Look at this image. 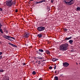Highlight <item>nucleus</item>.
<instances>
[{"label":"nucleus","mask_w":80,"mask_h":80,"mask_svg":"<svg viewBox=\"0 0 80 80\" xmlns=\"http://www.w3.org/2000/svg\"><path fill=\"white\" fill-rule=\"evenodd\" d=\"M68 44L65 43L61 45L59 48V50L60 51H66L68 49Z\"/></svg>","instance_id":"obj_1"},{"label":"nucleus","mask_w":80,"mask_h":80,"mask_svg":"<svg viewBox=\"0 0 80 80\" xmlns=\"http://www.w3.org/2000/svg\"><path fill=\"white\" fill-rule=\"evenodd\" d=\"M6 5L8 7H11L13 5V1L12 0L6 1Z\"/></svg>","instance_id":"obj_2"},{"label":"nucleus","mask_w":80,"mask_h":80,"mask_svg":"<svg viewBox=\"0 0 80 80\" xmlns=\"http://www.w3.org/2000/svg\"><path fill=\"white\" fill-rule=\"evenodd\" d=\"M73 0H71L69 2H66V0H63V2L66 3V4H67L68 5H71L74 3L73 2H72Z\"/></svg>","instance_id":"obj_3"},{"label":"nucleus","mask_w":80,"mask_h":80,"mask_svg":"<svg viewBox=\"0 0 80 80\" xmlns=\"http://www.w3.org/2000/svg\"><path fill=\"white\" fill-rule=\"evenodd\" d=\"M45 29V28L43 27H39L37 28V30L39 32H42V31H43Z\"/></svg>","instance_id":"obj_4"},{"label":"nucleus","mask_w":80,"mask_h":80,"mask_svg":"<svg viewBox=\"0 0 80 80\" xmlns=\"http://www.w3.org/2000/svg\"><path fill=\"white\" fill-rule=\"evenodd\" d=\"M63 67H67L69 65V63L67 62H65L63 63Z\"/></svg>","instance_id":"obj_5"},{"label":"nucleus","mask_w":80,"mask_h":80,"mask_svg":"<svg viewBox=\"0 0 80 80\" xmlns=\"http://www.w3.org/2000/svg\"><path fill=\"white\" fill-rule=\"evenodd\" d=\"M43 2H46V0H42L40 2H36V4H38V3H43Z\"/></svg>","instance_id":"obj_6"},{"label":"nucleus","mask_w":80,"mask_h":80,"mask_svg":"<svg viewBox=\"0 0 80 80\" xmlns=\"http://www.w3.org/2000/svg\"><path fill=\"white\" fill-rule=\"evenodd\" d=\"M28 35H29V33L28 32H26L24 35V37L28 38Z\"/></svg>","instance_id":"obj_7"},{"label":"nucleus","mask_w":80,"mask_h":80,"mask_svg":"<svg viewBox=\"0 0 80 80\" xmlns=\"http://www.w3.org/2000/svg\"><path fill=\"white\" fill-rule=\"evenodd\" d=\"M8 44H9V45H11L12 47H17V45L12 44L10 42Z\"/></svg>","instance_id":"obj_8"},{"label":"nucleus","mask_w":80,"mask_h":80,"mask_svg":"<svg viewBox=\"0 0 80 80\" xmlns=\"http://www.w3.org/2000/svg\"><path fill=\"white\" fill-rule=\"evenodd\" d=\"M7 37H8V39H7L8 40H10V41H13V40L10 38H11V36H8Z\"/></svg>","instance_id":"obj_9"},{"label":"nucleus","mask_w":80,"mask_h":80,"mask_svg":"<svg viewBox=\"0 0 80 80\" xmlns=\"http://www.w3.org/2000/svg\"><path fill=\"white\" fill-rule=\"evenodd\" d=\"M38 38H42L43 35L41 34H38Z\"/></svg>","instance_id":"obj_10"},{"label":"nucleus","mask_w":80,"mask_h":80,"mask_svg":"<svg viewBox=\"0 0 80 80\" xmlns=\"http://www.w3.org/2000/svg\"><path fill=\"white\" fill-rule=\"evenodd\" d=\"M69 43L71 45H72L73 44V40H70L69 41Z\"/></svg>","instance_id":"obj_11"},{"label":"nucleus","mask_w":80,"mask_h":80,"mask_svg":"<svg viewBox=\"0 0 80 80\" xmlns=\"http://www.w3.org/2000/svg\"><path fill=\"white\" fill-rule=\"evenodd\" d=\"M52 60L53 62H56V61H57V60H58V59H56L54 58H52Z\"/></svg>","instance_id":"obj_12"},{"label":"nucleus","mask_w":80,"mask_h":80,"mask_svg":"<svg viewBox=\"0 0 80 80\" xmlns=\"http://www.w3.org/2000/svg\"><path fill=\"white\" fill-rule=\"evenodd\" d=\"M46 53H47V54H50V52L48 50H46Z\"/></svg>","instance_id":"obj_13"},{"label":"nucleus","mask_w":80,"mask_h":80,"mask_svg":"<svg viewBox=\"0 0 80 80\" xmlns=\"http://www.w3.org/2000/svg\"><path fill=\"white\" fill-rule=\"evenodd\" d=\"M3 37L4 38H6V39H7L8 38V36H6L5 35H3Z\"/></svg>","instance_id":"obj_14"},{"label":"nucleus","mask_w":80,"mask_h":80,"mask_svg":"<svg viewBox=\"0 0 80 80\" xmlns=\"http://www.w3.org/2000/svg\"><path fill=\"white\" fill-rule=\"evenodd\" d=\"M37 58H38V59H39V60H42V59H43V58L41 57H37Z\"/></svg>","instance_id":"obj_15"},{"label":"nucleus","mask_w":80,"mask_h":80,"mask_svg":"<svg viewBox=\"0 0 80 80\" xmlns=\"http://www.w3.org/2000/svg\"><path fill=\"white\" fill-rule=\"evenodd\" d=\"M72 38V37H70L69 38H66L65 39V40H70V39H71Z\"/></svg>","instance_id":"obj_16"},{"label":"nucleus","mask_w":80,"mask_h":80,"mask_svg":"<svg viewBox=\"0 0 80 80\" xmlns=\"http://www.w3.org/2000/svg\"><path fill=\"white\" fill-rule=\"evenodd\" d=\"M54 79L55 80H58V78L57 76H55L54 77Z\"/></svg>","instance_id":"obj_17"},{"label":"nucleus","mask_w":80,"mask_h":80,"mask_svg":"<svg viewBox=\"0 0 80 80\" xmlns=\"http://www.w3.org/2000/svg\"><path fill=\"white\" fill-rule=\"evenodd\" d=\"M32 74L33 75H35L36 74V72H35V71H33L32 72Z\"/></svg>","instance_id":"obj_18"},{"label":"nucleus","mask_w":80,"mask_h":80,"mask_svg":"<svg viewBox=\"0 0 80 80\" xmlns=\"http://www.w3.org/2000/svg\"><path fill=\"white\" fill-rule=\"evenodd\" d=\"M76 9L77 11H80V7H78L76 8Z\"/></svg>","instance_id":"obj_19"},{"label":"nucleus","mask_w":80,"mask_h":80,"mask_svg":"<svg viewBox=\"0 0 80 80\" xmlns=\"http://www.w3.org/2000/svg\"><path fill=\"white\" fill-rule=\"evenodd\" d=\"M39 52H43V50L42 49H39Z\"/></svg>","instance_id":"obj_20"},{"label":"nucleus","mask_w":80,"mask_h":80,"mask_svg":"<svg viewBox=\"0 0 80 80\" xmlns=\"http://www.w3.org/2000/svg\"><path fill=\"white\" fill-rule=\"evenodd\" d=\"M0 32L1 33H3V31H2V29H0Z\"/></svg>","instance_id":"obj_21"},{"label":"nucleus","mask_w":80,"mask_h":80,"mask_svg":"<svg viewBox=\"0 0 80 80\" xmlns=\"http://www.w3.org/2000/svg\"><path fill=\"white\" fill-rule=\"evenodd\" d=\"M64 30L65 32H67V30H68V29H66V28H64Z\"/></svg>","instance_id":"obj_22"},{"label":"nucleus","mask_w":80,"mask_h":80,"mask_svg":"<svg viewBox=\"0 0 80 80\" xmlns=\"http://www.w3.org/2000/svg\"><path fill=\"white\" fill-rule=\"evenodd\" d=\"M3 80H8V79L7 78H4Z\"/></svg>","instance_id":"obj_23"},{"label":"nucleus","mask_w":80,"mask_h":80,"mask_svg":"<svg viewBox=\"0 0 80 80\" xmlns=\"http://www.w3.org/2000/svg\"><path fill=\"white\" fill-rule=\"evenodd\" d=\"M36 52L38 54H40V52H39L37 51H36Z\"/></svg>","instance_id":"obj_24"},{"label":"nucleus","mask_w":80,"mask_h":80,"mask_svg":"<svg viewBox=\"0 0 80 80\" xmlns=\"http://www.w3.org/2000/svg\"><path fill=\"white\" fill-rule=\"evenodd\" d=\"M49 69H52V66H50L49 68Z\"/></svg>","instance_id":"obj_25"},{"label":"nucleus","mask_w":80,"mask_h":80,"mask_svg":"<svg viewBox=\"0 0 80 80\" xmlns=\"http://www.w3.org/2000/svg\"><path fill=\"white\" fill-rule=\"evenodd\" d=\"M11 38L12 39H13V40H15V38L13 37H11Z\"/></svg>","instance_id":"obj_26"},{"label":"nucleus","mask_w":80,"mask_h":80,"mask_svg":"<svg viewBox=\"0 0 80 80\" xmlns=\"http://www.w3.org/2000/svg\"><path fill=\"white\" fill-rule=\"evenodd\" d=\"M51 3H53V2H54V0H51Z\"/></svg>","instance_id":"obj_27"},{"label":"nucleus","mask_w":80,"mask_h":80,"mask_svg":"<svg viewBox=\"0 0 80 80\" xmlns=\"http://www.w3.org/2000/svg\"><path fill=\"white\" fill-rule=\"evenodd\" d=\"M3 72V70H0V72Z\"/></svg>","instance_id":"obj_28"},{"label":"nucleus","mask_w":80,"mask_h":80,"mask_svg":"<svg viewBox=\"0 0 80 80\" xmlns=\"http://www.w3.org/2000/svg\"><path fill=\"white\" fill-rule=\"evenodd\" d=\"M22 64L23 66H24V65H26V64H25V63H22Z\"/></svg>","instance_id":"obj_29"},{"label":"nucleus","mask_w":80,"mask_h":80,"mask_svg":"<svg viewBox=\"0 0 80 80\" xmlns=\"http://www.w3.org/2000/svg\"><path fill=\"white\" fill-rule=\"evenodd\" d=\"M3 10V9L2 8H0V11H2Z\"/></svg>","instance_id":"obj_30"},{"label":"nucleus","mask_w":80,"mask_h":80,"mask_svg":"<svg viewBox=\"0 0 80 80\" xmlns=\"http://www.w3.org/2000/svg\"><path fill=\"white\" fill-rule=\"evenodd\" d=\"M15 12H16V13L18 12V10L16 9L15 10Z\"/></svg>","instance_id":"obj_31"},{"label":"nucleus","mask_w":80,"mask_h":80,"mask_svg":"<svg viewBox=\"0 0 80 80\" xmlns=\"http://www.w3.org/2000/svg\"><path fill=\"white\" fill-rule=\"evenodd\" d=\"M2 25L0 24V29L2 28Z\"/></svg>","instance_id":"obj_32"},{"label":"nucleus","mask_w":80,"mask_h":80,"mask_svg":"<svg viewBox=\"0 0 80 80\" xmlns=\"http://www.w3.org/2000/svg\"><path fill=\"white\" fill-rule=\"evenodd\" d=\"M56 65H55L54 67V70H55L56 69Z\"/></svg>","instance_id":"obj_33"},{"label":"nucleus","mask_w":80,"mask_h":80,"mask_svg":"<svg viewBox=\"0 0 80 80\" xmlns=\"http://www.w3.org/2000/svg\"><path fill=\"white\" fill-rule=\"evenodd\" d=\"M1 58H2V56H0V59H1Z\"/></svg>","instance_id":"obj_34"},{"label":"nucleus","mask_w":80,"mask_h":80,"mask_svg":"<svg viewBox=\"0 0 80 80\" xmlns=\"http://www.w3.org/2000/svg\"><path fill=\"white\" fill-rule=\"evenodd\" d=\"M2 55V52H0V55Z\"/></svg>","instance_id":"obj_35"},{"label":"nucleus","mask_w":80,"mask_h":80,"mask_svg":"<svg viewBox=\"0 0 80 80\" xmlns=\"http://www.w3.org/2000/svg\"><path fill=\"white\" fill-rule=\"evenodd\" d=\"M5 32H6V33H8V31H5Z\"/></svg>","instance_id":"obj_36"},{"label":"nucleus","mask_w":80,"mask_h":80,"mask_svg":"<svg viewBox=\"0 0 80 80\" xmlns=\"http://www.w3.org/2000/svg\"><path fill=\"white\" fill-rule=\"evenodd\" d=\"M41 62H39L38 63V64H41Z\"/></svg>","instance_id":"obj_37"},{"label":"nucleus","mask_w":80,"mask_h":80,"mask_svg":"<svg viewBox=\"0 0 80 80\" xmlns=\"http://www.w3.org/2000/svg\"><path fill=\"white\" fill-rule=\"evenodd\" d=\"M39 80H42V79L40 78L39 79Z\"/></svg>","instance_id":"obj_38"},{"label":"nucleus","mask_w":80,"mask_h":80,"mask_svg":"<svg viewBox=\"0 0 80 80\" xmlns=\"http://www.w3.org/2000/svg\"><path fill=\"white\" fill-rule=\"evenodd\" d=\"M34 0H30V1H31L32 2Z\"/></svg>","instance_id":"obj_39"},{"label":"nucleus","mask_w":80,"mask_h":80,"mask_svg":"<svg viewBox=\"0 0 80 80\" xmlns=\"http://www.w3.org/2000/svg\"><path fill=\"white\" fill-rule=\"evenodd\" d=\"M71 52H74V51L71 50Z\"/></svg>","instance_id":"obj_40"},{"label":"nucleus","mask_w":80,"mask_h":80,"mask_svg":"<svg viewBox=\"0 0 80 80\" xmlns=\"http://www.w3.org/2000/svg\"><path fill=\"white\" fill-rule=\"evenodd\" d=\"M48 9H49V8H49V7H48Z\"/></svg>","instance_id":"obj_41"},{"label":"nucleus","mask_w":80,"mask_h":80,"mask_svg":"<svg viewBox=\"0 0 80 80\" xmlns=\"http://www.w3.org/2000/svg\"><path fill=\"white\" fill-rule=\"evenodd\" d=\"M76 65H78V63H77V62H76Z\"/></svg>","instance_id":"obj_42"},{"label":"nucleus","mask_w":80,"mask_h":80,"mask_svg":"<svg viewBox=\"0 0 80 80\" xmlns=\"http://www.w3.org/2000/svg\"><path fill=\"white\" fill-rule=\"evenodd\" d=\"M55 73H57V72H56V71H55Z\"/></svg>","instance_id":"obj_43"},{"label":"nucleus","mask_w":80,"mask_h":80,"mask_svg":"<svg viewBox=\"0 0 80 80\" xmlns=\"http://www.w3.org/2000/svg\"><path fill=\"white\" fill-rule=\"evenodd\" d=\"M0 43H2V42H0Z\"/></svg>","instance_id":"obj_44"},{"label":"nucleus","mask_w":80,"mask_h":80,"mask_svg":"<svg viewBox=\"0 0 80 80\" xmlns=\"http://www.w3.org/2000/svg\"><path fill=\"white\" fill-rule=\"evenodd\" d=\"M38 62H40V61H38Z\"/></svg>","instance_id":"obj_45"},{"label":"nucleus","mask_w":80,"mask_h":80,"mask_svg":"<svg viewBox=\"0 0 80 80\" xmlns=\"http://www.w3.org/2000/svg\"><path fill=\"white\" fill-rule=\"evenodd\" d=\"M37 62H37V61L36 62V63H37Z\"/></svg>","instance_id":"obj_46"},{"label":"nucleus","mask_w":80,"mask_h":80,"mask_svg":"<svg viewBox=\"0 0 80 80\" xmlns=\"http://www.w3.org/2000/svg\"><path fill=\"white\" fill-rule=\"evenodd\" d=\"M79 65H80V62L79 63Z\"/></svg>","instance_id":"obj_47"},{"label":"nucleus","mask_w":80,"mask_h":80,"mask_svg":"<svg viewBox=\"0 0 80 80\" xmlns=\"http://www.w3.org/2000/svg\"><path fill=\"white\" fill-rule=\"evenodd\" d=\"M14 4H15V3H14Z\"/></svg>","instance_id":"obj_48"}]
</instances>
